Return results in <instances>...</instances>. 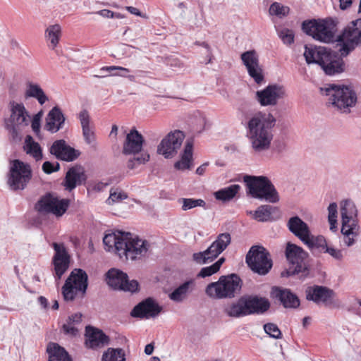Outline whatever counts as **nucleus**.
Returning a JSON list of instances; mask_svg holds the SVG:
<instances>
[{"label": "nucleus", "mask_w": 361, "mask_h": 361, "mask_svg": "<svg viewBox=\"0 0 361 361\" xmlns=\"http://www.w3.org/2000/svg\"><path fill=\"white\" fill-rule=\"evenodd\" d=\"M105 249L117 254L120 258L137 260L144 257L149 247V243L130 233L117 231L106 234L103 238Z\"/></svg>", "instance_id": "obj_1"}, {"label": "nucleus", "mask_w": 361, "mask_h": 361, "mask_svg": "<svg viewBox=\"0 0 361 361\" xmlns=\"http://www.w3.org/2000/svg\"><path fill=\"white\" fill-rule=\"evenodd\" d=\"M276 122L270 112L259 111L247 123V137L256 153L267 151L273 139L272 128Z\"/></svg>", "instance_id": "obj_2"}, {"label": "nucleus", "mask_w": 361, "mask_h": 361, "mask_svg": "<svg viewBox=\"0 0 361 361\" xmlns=\"http://www.w3.org/2000/svg\"><path fill=\"white\" fill-rule=\"evenodd\" d=\"M320 92L327 97L329 106L341 113H350L357 103V94L351 86L328 84L320 88Z\"/></svg>", "instance_id": "obj_3"}, {"label": "nucleus", "mask_w": 361, "mask_h": 361, "mask_svg": "<svg viewBox=\"0 0 361 361\" xmlns=\"http://www.w3.org/2000/svg\"><path fill=\"white\" fill-rule=\"evenodd\" d=\"M341 216L342 241L346 247H351L360 235V226L357 221V210L355 203L350 200L340 202Z\"/></svg>", "instance_id": "obj_4"}, {"label": "nucleus", "mask_w": 361, "mask_h": 361, "mask_svg": "<svg viewBox=\"0 0 361 361\" xmlns=\"http://www.w3.org/2000/svg\"><path fill=\"white\" fill-rule=\"evenodd\" d=\"M241 280L235 274L221 276L219 281L207 285L206 294L213 299L232 298L240 292Z\"/></svg>", "instance_id": "obj_5"}, {"label": "nucleus", "mask_w": 361, "mask_h": 361, "mask_svg": "<svg viewBox=\"0 0 361 361\" xmlns=\"http://www.w3.org/2000/svg\"><path fill=\"white\" fill-rule=\"evenodd\" d=\"M249 193L254 198L276 203L279 200V194L271 180L266 176H245Z\"/></svg>", "instance_id": "obj_6"}, {"label": "nucleus", "mask_w": 361, "mask_h": 361, "mask_svg": "<svg viewBox=\"0 0 361 361\" xmlns=\"http://www.w3.org/2000/svg\"><path fill=\"white\" fill-rule=\"evenodd\" d=\"M87 288V275L80 269L73 270L62 287V294L66 301L82 298Z\"/></svg>", "instance_id": "obj_7"}, {"label": "nucleus", "mask_w": 361, "mask_h": 361, "mask_svg": "<svg viewBox=\"0 0 361 361\" xmlns=\"http://www.w3.org/2000/svg\"><path fill=\"white\" fill-rule=\"evenodd\" d=\"M30 122V116L22 103H11V116L5 121L6 128L13 140L20 139L21 133Z\"/></svg>", "instance_id": "obj_8"}, {"label": "nucleus", "mask_w": 361, "mask_h": 361, "mask_svg": "<svg viewBox=\"0 0 361 361\" xmlns=\"http://www.w3.org/2000/svg\"><path fill=\"white\" fill-rule=\"evenodd\" d=\"M32 178L30 166L19 159L10 161L7 183L13 190H23Z\"/></svg>", "instance_id": "obj_9"}, {"label": "nucleus", "mask_w": 361, "mask_h": 361, "mask_svg": "<svg viewBox=\"0 0 361 361\" xmlns=\"http://www.w3.org/2000/svg\"><path fill=\"white\" fill-rule=\"evenodd\" d=\"M286 257L290 267L281 273L283 277H288L307 271L305 260L308 257V253L302 247L288 243L286 248Z\"/></svg>", "instance_id": "obj_10"}, {"label": "nucleus", "mask_w": 361, "mask_h": 361, "mask_svg": "<svg viewBox=\"0 0 361 361\" xmlns=\"http://www.w3.org/2000/svg\"><path fill=\"white\" fill-rule=\"evenodd\" d=\"M267 250L259 245L251 247L246 255V262L255 273L266 275L272 267V261Z\"/></svg>", "instance_id": "obj_11"}, {"label": "nucleus", "mask_w": 361, "mask_h": 361, "mask_svg": "<svg viewBox=\"0 0 361 361\" xmlns=\"http://www.w3.org/2000/svg\"><path fill=\"white\" fill-rule=\"evenodd\" d=\"M342 43L340 48L341 56H347L357 45H361V18L351 21L344 28L338 37Z\"/></svg>", "instance_id": "obj_12"}, {"label": "nucleus", "mask_w": 361, "mask_h": 361, "mask_svg": "<svg viewBox=\"0 0 361 361\" xmlns=\"http://www.w3.org/2000/svg\"><path fill=\"white\" fill-rule=\"evenodd\" d=\"M231 242V236L230 233H221L206 250L194 253L192 255L193 260L200 264L209 263L223 252Z\"/></svg>", "instance_id": "obj_13"}, {"label": "nucleus", "mask_w": 361, "mask_h": 361, "mask_svg": "<svg viewBox=\"0 0 361 361\" xmlns=\"http://www.w3.org/2000/svg\"><path fill=\"white\" fill-rule=\"evenodd\" d=\"M302 30L314 39L322 42H330L334 40L332 27L324 20H311L305 21L302 25Z\"/></svg>", "instance_id": "obj_14"}, {"label": "nucleus", "mask_w": 361, "mask_h": 361, "mask_svg": "<svg viewBox=\"0 0 361 361\" xmlns=\"http://www.w3.org/2000/svg\"><path fill=\"white\" fill-rule=\"evenodd\" d=\"M69 206V200L60 199L51 194L42 197L35 204V209L42 214L51 213L56 216H61Z\"/></svg>", "instance_id": "obj_15"}, {"label": "nucleus", "mask_w": 361, "mask_h": 361, "mask_svg": "<svg viewBox=\"0 0 361 361\" xmlns=\"http://www.w3.org/2000/svg\"><path fill=\"white\" fill-rule=\"evenodd\" d=\"M286 94V89L283 85L269 84L265 88L256 92L255 99L262 106H275Z\"/></svg>", "instance_id": "obj_16"}, {"label": "nucleus", "mask_w": 361, "mask_h": 361, "mask_svg": "<svg viewBox=\"0 0 361 361\" xmlns=\"http://www.w3.org/2000/svg\"><path fill=\"white\" fill-rule=\"evenodd\" d=\"M185 138L183 133L180 130L170 132L157 147V153L163 155L166 159L173 157L180 147Z\"/></svg>", "instance_id": "obj_17"}, {"label": "nucleus", "mask_w": 361, "mask_h": 361, "mask_svg": "<svg viewBox=\"0 0 361 361\" xmlns=\"http://www.w3.org/2000/svg\"><path fill=\"white\" fill-rule=\"evenodd\" d=\"M240 59L245 66L248 75L254 81L260 85L264 82V77L262 68L259 63V54L255 50H249L240 55Z\"/></svg>", "instance_id": "obj_18"}, {"label": "nucleus", "mask_w": 361, "mask_h": 361, "mask_svg": "<svg viewBox=\"0 0 361 361\" xmlns=\"http://www.w3.org/2000/svg\"><path fill=\"white\" fill-rule=\"evenodd\" d=\"M106 281L114 289L135 292L138 289V282L129 281L126 273L116 269H110L106 274Z\"/></svg>", "instance_id": "obj_19"}, {"label": "nucleus", "mask_w": 361, "mask_h": 361, "mask_svg": "<svg viewBox=\"0 0 361 361\" xmlns=\"http://www.w3.org/2000/svg\"><path fill=\"white\" fill-rule=\"evenodd\" d=\"M162 307L153 299L149 298L138 303L130 312L133 317L149 319L157 317Z\"/></svg>", "instance_id": "obj_20"}, {"label": "nucleus", "mask_w": 361, "mask_h": 361, "mask_svg": "<svg viewBox=\"0 0 361 361\" xmlns=\"http://www.w3.org/2000/svg\"><path fill=\"white\" fill-rule=\"evenodd\" d=\"M55 255L53 258L55 276L60 279L69 266V256L63 244L53 243Z\"/></svg>", "instance_id": "obj_21"}, {"label": "nucleus", "mask_w": 361, "mask_h": 361, "mask_svg": "<svg viewBox=\"0 0 361 361\" xmlns=\"http://www.w3.org/2000/svg\"><path fill=\"white\" fill-rule=\"evenodd\" d=\"M50 153L58 159L66 161L75 160L80 154L77 150L67 145L63 140L55 141L50 148Z\"/></svg>", "instance_id": "obj_22"}, {"label": "nucleus", "mask_w": 361, "mask_h": 361, "mask_svg": "<svg viewBox=\"0 0 361 361\" xmlns=\"http://www.w3.org/2000/svg\"><path fill=\"white\" fill-rule=\"evenodd\" d=\"M144 142L142 135L135 129L133 128L127 134L123 144V153L125 154H135L139 153Z\"/></svg>", "instance_id": "obj_23"}, {"label": "nucleus", "mask_w": 361, "mask_h": 361, "mask_svg": "<svg viewBox=\"0 0 361 361\" xmlns=\"http://www.w3.org/2000/svg\"><path fill=\"white\" fill-rule=\"evenodd\" d=\"M85 345L89 348H102L109 344V337L102 331L92 326H87Z\"/></svg>", "instance_id": "obj_24"}, {"label": "nucleus", "mask_w": 361, "mask_h": 361, "mask_svg": "<svg viewBox=\"0 0 361 361\" xmlns=\"http://www.w3.org/2000/svg\"><path fill=\"white\" fill-rule=\"evenodd\" d=\"M271 296L279 300L286 308H296L300 305L298 298L288 289L273 287Z\"/></svg>", "instance_id": "obj_25"}, {"label": "nucleus", "mask_w": 361, "mask_h": 361, "mask_svg": "<svg viewBox=\"0 0 361 361\" xmlns=\"http://www.w3.org/2000/svg\"><path fill=\"white\" fill-rule=\"evenodd\" d=\"M321 67L326 75H334L343 71L344 63L341 56L329 51Z\"/></svg>", "instance_id": "obj_26"}, {"label": "nucleus", "mask_w": 361, "mask_h": 361, "mask_svg": "<svg viewBox=\"0 0 361 361\" xmlns=\"http://www.w3.org/2000/svg\"><path fill=\"white\" fill-rule=\"evenodd\" d=\"M65 120V116L61 110L56 106L48 113L44 128L50 133H55L63 128Z\"/></svg>", "instance_id": "obj_27"}, {"label": "nucleus", "mask_w": 361, "mask_h": 361, "mask_svg": "<svg viewBox=\"0 0 361 361\" xmlns=\"http://www.w3.org/2000/svg\"><path fill=\"white\" fill-rule=\"evenodd\" d=\"M78 119L81 125L82 135L85 142L92 147H95L97 140L94 130L90 126V117L88 111L86 109L82 110L78 114Z\"/></svg>", "instance_id": "obj_28"}, {"label": "nucleus", "mask_w": 361, "mask_h": 361, "mask_svg": "<svg viewBox=\"0 0 361 361\" xmlns=\"http://www.w3.org/2000/svg\"><path fill=\"white\" fill-rule=\"evenodd\" d=\"M287 227L289 231L302 242H303L311 233L308 225L298 216H293L288 219Z\"/></svg>", "instance_id": "obj_29"}, {"label": "nucleus", "mask_w": 361, "mask_h": 361, "mask_svg": "<svg viewBox=\"0 0 361 361\" xmlns=\"http://www.w3.org/2000/svg\"><path fill=\"white\" fill-rule=\"evenodd\" d=\"M224 312L230 317L239 318L249 315L245 297H241L238 300L229 302L224 307Z\"/></svg>", "instance_id": "obj_30"}, {"label": "nucleus", "mask_w": 361, "mask_h": 361, "mask_svg": "<svg viewBox=\"0 0 361 361\" xmlns=\"http://www.w3.org/2000/svg\"><path fill=\"white\" fill-rule=\"evenodd\" d=\"M247 213L252 215L255 220L261 222L272 221L279 216V209L268 204L262 205L254 212L250 211Z\"/></svg>", "instance_id": "obj_31"}, {"label": "nucleus", "mask_w": 361, "mask_h": 361, "mask_svg": "<svg viewBox=\"0 0 361 361\" xmlns=\"http://www.w3.org/2000/svg\"><path fill=\"white\" fill-rule=\"evenodd\" d=\"M85 171L82 167H73L70 169L66 176V187L68 190H72L77 185H81L86 180Z\"/></svg>", "instance_id": "obj_32"}, {"label": "nucleus", "mask_w": 361, "mask_h": 361, "mask_svg": "<svg viewBox=\"0 0 361 361\" xmlns=\"http://www.w3.org/2000/svg\"><path fill=\"white\" fill-rule=\"evenodd\" d=\"M195 287V280H188L175 288L173 291L169 294V297L172 301L181 302L194 290Z\"/></svg>", "instance_id": "obj_33"}, {"label": "nucleus", "mask_w": 361, "mask_h": 361, "mask_svg": "<svg viewBox=\"0 0 361 361\" xmlns=\"http://www.w3.org/2000/svg\"><path fill=\"white\" fill-rule=\"evenodd\" d=\"M334 295L333 290L322 286L308 288L306 290V297L309 300L317 303L326 302Z\"/></svg>", "instance_id": "obj_34"}, {"label": "nucleus", "mask_w": 361, "mask_h": 361, "mask_svg": "<svg viewBox=\"0 0 361 361\" xmlns=\"http://www.w3.org/2000/svg\"><path fill=\"white\" fill-rule=\"evenodd\" d=\"M329 51L328 49L322 47L313 48L305 46L304 56L307 63H317L321 66L326 59Z\"/></svg>", "instance_id": "obj_35"}, {"label": "nucleus", "mask_w": 361, "mask_h": 361, "mask_svg": "<svg viewBox=\"0 0 361 361\" xmlns=\"http://www.w3.org/2000/svg\"><path fill=\"white\" fill-rule=\"evenodd\" d=\"M245 300L249 314L263 313L270 307L269 300L264 298L245 297Z\"/></svg>", "instance_id": "obj_36"}, {"label": "nucleus", "mask_w": 361, "mask_h": 361, "mask_svg": "<svg viewBox=\"0 0 361 361\" xmlns=\"http://www.w3.org/2000/svg\"><path fill=\"white\" fill-rule=\"evenodd\" d=\"M192 140H187L180 160L176 162L174 164V167L176 169L184 171L191 168L192 161Z\"/></svg>", "instance_id": "obj_37"}, {"label": "nucleus", "mask_w": 361, "mask_h": 361, "mask_svg": "<svg viewBox=\"0 0 361 361\" xmlns=\"http://www.w3.org/2000/svg\"><path fill=\"white\" fill-rule=\"evenodd\" d=\"M61 37V27L59 24L49 25L44 32V39L49 48L54 49L59 44Z\"/></svg>", "instance_id": "obj_38"}, {"label": "nucleus", "mask_w": 361, "mask_h": 361, "mask_svg": "<svg viewBox=\"0 0 361 361\" xmlns=\"http://www.w3.org/2000/svg\"><path fill=\"white\" fill-rule=\"evenodd\" d=\"M47 352L49 355V361H72L67 351L57 343H49Z\"/></svg>", "instance_id": "obj_39"}, {"label": "nucleus", "mask_w": 361, "mask_h": 361, "mask_svg": "<svg viewBox=\"0 0 361 361\" xmlns=\"http://www.w3.org/2000/svg\"><path fill=\"white\" fill-rule=\"evenodd\" d=\"M25 95L27 97L36 99L41 105H43L45 102L49 101L47 95L45 94L40 85L37 83L28 82L27 84Z\"/></svg>", "instance_id": "obj_40"}, {"label": "nucleus", "mask_w": 361, "mask_h": 361, "mask_svg": "<svg viewBox=\"0 0 361 361\" xmlns=\"http://www.w3.org/2000/svg\"><path fill=\"white\" fill-rule=\"evenodd\" d=\"M302 243L306 245L310 250L317 249L320 252L323 253L328 246L326 239L324 236H314L311 233Z\"/></svg>", "instance_id": "obj_41"}, {"label": "nucleus", "mask_w": 361, "mask_h": 361, "mask_svg": "<svg viewBox=\"0 0 361 361\" xmlns=\"http://www.w3.org/2000/svg\"><path fill=\"white\" fill-rule=\"evenodd\" d=\"M240 187L239 185H231L224 188L220 189L214 193L217 200L222 202L229 201L233 199L239 192Z\"/></svg>", "instance_id": "obj_42"}, {"label": "nucleus", "mask_w": 361, "mask_h": 361, "mask_svg": "<svg viewBox=\"0 0 361 361\" xmlns=\"http://www.w3.org/2000/svg\"><path fill=\"white\" fill-rule=\"evenodd\" d=\"M24 149L37 161L42 159V152L39 145L35 142L30 135L25 137Z\"/></svg>", "instance_id": "obj_43"}, {"label": "nucleus", "mask_w": 361, "mask_h": 361, "mask_svg": "<svg viewBox=\"0 0 361 361\" xmlns=\"http://www.w3.org/2000/svg\"><path fill=\"white\" fill-rule=\"evenodd\" d=\"M82 319V314L80 313H76L70 316L65 323L63 325V332L72 336H75L78 333V329L77 325H78Z\"/></svg>", "instance_id": "obj_44"}, {"label": "nucleus", "mask_w": 361, "mask_h": 361, "mask_svg": "<svg viewBox=\"0 0 361 361\" xmlns=\"http://www.w3.org/2000/svg\"><path fill=\"white\" fill-rule=\"evenodd\" d=\"M125 353L121 348H109L102 355V361H125Z\"/></svg>", "instance_id": "obj_45"}, {"label": "nucleus", "mask_w": 361, "mask_h": 361, "mask_svg": "<svg viewBox=\"0 0 361 361\" xmlns=\"http://www.w3.org/2000/svg\"><path fill=\"white\" fill-rule=\"evenodd\" d=\"M225 262L224 257L219 258L214 264L211 266L203 267L198 273L197 276L200 278H205L210 276L219 271L220 267Z\"/></svg>", "instance_id": "obj_46"}, {"label": "nucleus", "mask_w": 361, "mask_h": 361, "mask_svg": "<svg viewBox=\"0 0 361 361\" xmlns=\"http://www.w3.org/2000/svg\"><path fill=\"white\" fill-rule=\"evenodd\" d=\"M338 217V205L336 202L331 203L328 207V221L330 224V230L336 231Z\"/></svg>", "instance_id": "obj_47"}, {"label": "nucleus", "mask_w": 361, "mask_h": 361, "mask_svg": "<svg viewBox=\"0 0 361 361\" xmlns=\"http://www.w3.org/2000/svg\"><path fill=\"white\" fill-rule=\"evenodd\" d=\"M269 13L271 16H276L277 17L282 18L288 14L289 8L288 6H283L280 3L274 2L270 6Z\"/></svg>", "instance_id": "obj_48"}, {"label": "nucleus", "mask_w": 361, "mask_h": 361, "mask_svg": "<svg viewBox=\"0 0 361 361\" xmlns=\"http://www.w3.org/2000/svg\"><path fill=\"white\" fill-rule=\"evenodd\" d=\"M180 201L182 202V209L187 211L197 207H205L206 203L202 199L183 198Z\"/></svg>", "instance_id": "obj_49"}, {"label": "nucleus", "mask_w": 361, "mask_h": 361, "mask_svg": "<svg viewBox=\"0 0 361 361\" xmlns=\"http://www.w3.org/2000/svg\"><path fill=\"white\" fill-rule=\"evenodd\" d=\"M128 197L127 195L118 189L111 190L109 197L107 199L106 202L108 204H113L119 202Z\"/></svg>", "instance_id": "obj_50"}, {"label": "nucleus", "mask_w": 361, "mask_h": 361, "mask_svg": "<svg viewBox=\"0 0 361 361\" xmlns=\"http://www.w3.org/2000/svg\"><path fill=\"white\" fill-rule=\"evenodd\" d=\"M278 35L283 44L290 45L294 42V32L292 30L287 28L281 29L278 31Z\"/></svg>", "instance_id": "obj_51"}, {"label": "nucleus", "mask_w": 361, "mask_h": 361, "mask_svg": "<svg viewBox=\"0 0 361 361\" xmlns=\"http://www.w3.org/2000/svg\"><path fill=\"white\" fill-rule=\"evenodd\" d=\"M264 330L271 338L278 339L281 337V331L275 324L268 323L264 324Z\"/></svg>", "instance_id": "obj_52"}, {"label": "nucleus", "mask_w": 361, "mask_h": 361, "mask_svg": "<svg viewBox=\"0 0 361 361\" xmlns=\"http://www.w3.org/2000/svg\"><path fill=\"white\" fill-rule=\"evenodd\" d=\"M149 159V155L147 153L142 154L140 157L130 159L128 162V167L133 169L136 167L137 164H142L147 162Z\"/></svg>", "instance_id": "obj_53"}, {"label": "nucleus", "mask_w": 361, "mask_h": 361, "mask_svg": "<svg viewBox=\"0 0 361 361\" xmlns=\"http://www.w3.org/2000/svg\"><path fill=\"white\" fill-rule=\"evenodd\" d=\"M324 253H328L333 258L336 260H342L343 259V254L342 250L335 248L331 246H327Z\"/></svg>", "instance_id": "obj_54"}, {"label": "nucleus", "mask_w": 361, "mask_h": 361, "mask_svg": "<svg viewBox=\"0 0 361 361\" xmlns=\"http://www.w3.org/2000/svg\"><path fill=\"white\" fill-rule=\"evenodd\" d=\"M114 71H118L117 73H110L111 76H121L129 78L131 80L133 79V76H128V73H130V70L121 66H111V68Z\"/></svg>", "instance_id": "obj_55"}, {"label": "nucleus", "mask_w": 361, "mask_h": 361, "mask_svg": "<svg viewBox=\"0 0 361 361\" xmlns=\"http://www.w3.org/2000/svg\"><path fill=\"white\" fill-rule=\"evenodd\" d=\"M42 170L44 173L50 174L59 170V164L56 162L54 164L49 161H45L42 165Z\"/></svg>", "instance_id": "obj_56"}, {"label": "nucleus", "mask_w": 361, "mask_h": 361, "mask_svg": "<svg viewBox=\"0 0 361 361\" xmlns=\"http://www.w3.org/2000/svg\"><path fill=\"white\" fill-rule=\"evenodd\" d=\"M111 66H104L99 70V71H98L99 74L94 75L93 76L94 78H104V77H106V76H110L109 73L111 71H113V69H111Z\"/></svg>", "instance_id": "obj_57"}, {"label": "nucleus", "mask_w": 361, "mask_h": 361, "mask_svg": "<svg viewBox=\"0 0 361 361\" xmlns=\"http://www.w3.org/2000/svg\"><path fill=\"white\" fill-rule=\"evenodd\" d=\"M95 13L106 18H111L114 17V12L109 9L100 10Z\"/></svg>", "instance_id": "obj_58"}, {"label": "nucleus", "mask_w": 361, "mask_h": 361, "mask_svg": "<svg viewBox=\"0 0 361 361\" xmlns=\"http://www.w3.org/2000/svg\"><path fill=\"white\" fill-rule=\"evenodd\" d=\"M31 126L34 132L38 133L40 128V120L38 118H33L31 121Z\"/></svg>", "instance_id": "obj_59"}, {"label": "nucleus", "mask_w": 361, "mask_h": 361, "mask_svg": "<svg viewBox=\"0 0 361 361\" xmlns=\"http://www.w3.org/2000/svg\"><path fill=\"white\" fill-rule=\"evenodd\" d=\"M340 8L342 10L347 9L352 4V0H339Z\"/></svg>", "instance_id": "obj_60"}, {"label": "nucleus", "mask_w": 361, "mask_h": 361, "mask_svg": "<svg viewBox=\"0 0 361 361\" xmlns=\"http://www.w3.org/2000/svg\"><path fill=\"white\" fill-rule=\"evenodd\" d=\"M209 166V162H205L200 166L197 170L196 173L198 175H202L205 172L207 167Z\"/></svg>", "instance_id": "obj_61"}, {"label": "nucleus", "mask_w": 361, "mask_h": 361, "mask_svg": "<svg viewBox=\"0 0 361 361\" xmlns=\"http://www.w3.org/2000/svg\"><path fill=\"white\" fill-rule=\"evenodd\" d=\"M127 10L135 16H141L140 11L135 7L128 6L127 7Z\"/></svg>", "instance_id": "obj_62"}, {"label": "nucleus", "mask_w": 361, "mask_h": 361, "mask_svg": "<svg viewBox=\"0 0 361 361\" xmlns=\"http://www.w3.org/2000/svg\"><path fill=\"white\" fill-rule=\"evenodd\" d=\"M154 345L152 343L147 344L145 348V354L149 355L153 353Z\"/></svg>", "instance_id": "obj_63"}, {"label": "nucleus", "mask_w": 361, "mask_h": 361, "mask_svg": "<svg viewBox=\"0 0 361 361\" xmlns=\"http://www.w3.org/2000/svg\"><path fill=\"white\" fill-rule=\"evenodd\" d=\"M38 302L42 307H44V308L47 307L48 301L46 298H44L43 296L39 297Z\"/></svg>", "instance_id": "obj_64"}]
</instances>
